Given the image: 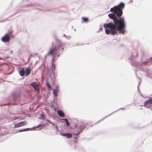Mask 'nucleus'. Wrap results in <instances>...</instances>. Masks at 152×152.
Here are the masks:
<instances>
[{"label": "nucleus", "mask_w": 152, "mask_h": 152, "mask_svg": "<svg viewBox=\"0 0 152 152\" xmlns=\"http://www.w3.org/2000/svg\"><path fill=\"white\" fill-rule=\"evenodd\" d=\"M125 4L121 2L118 5L111 7L110 11L112 13L108 15V17L113 20L104 24L106 34H110L112 35H118L119 33L124 34L126 32V23L124 17H121L123 14V10L125 7Z\"/></svg>", "instance_id": "1"}, {"label": "nucleus", "mask_w": 152, "mask_h": 152, "mask_svg": "<svg viewBox=\"0 0 152 152\" xmlns=\"http://www.w3.org/2000/svg\"><path fill=\"white\" fill-rule=\"evenodd\" d=\"M135 53L136 54L135 56L134 55V53H132L131 54V57L128 58V59L131 60L132 65L133 66H135L136 67V69L135 70L136 72L135 74L136 75H137L136 73L137 71L138 70L143 71L145 72L146 74V76L147 77L152 79V72L151 71L147 68L144 69L141 66L142 65H145L148 66L151 65L152 61V57H150L149 59L145 61L142 62L140 65H139L140 64L134 61L135 58L138 56V54L137 52H136Z\"/></svg>", "instance_id": "2"}, {"label": "nucleus", "mask_w": 152, "mask_h": 152, "mask_svg": "<svg viewBox=\"0 0 152 152\" xmlns=\"http://www.w3.org/2000/svg\"><path fill=\"white\" fill-rule=\"evenodd\" d=\"M86 126V125L85 124H80V126L78 127V129L77 131V133H73V135L74 136L73 137V138L74 139V142L75 143L77 142V139L78 137H79V134L85 129Z\"/></svg>", "instance_id": "3"}, {"label": "nucleus", "mask_w": 152, "mask_h": 152, "mask_svg": "<svg viewBox=\"0 0 152 152\" xmlns=\"http://www.w3.org/2000/svg\"><path fill=\"white\" fill-rule=\"evenodd\" d=\"M20 92H14L12 93V96L13 101L16 104L19 102L20 100Z\"/></svg>", "instance_id": "4"}, {"label": "nucleus", "mask_w": 152, "mask_h": 152, "mask_svg": "<svg viewBox=\"0 0 152 152\" xmlns=\"http://www.w3.org/2000/svg\"><path fill=\"white\" fill-rule=\"evenodd\" d=\"M56 42V46H55L53 49V52L56 51H57L61 48L63 45L64 44L59 39L55 40Z\"/></svg>", "instance_id": "5"}, {"label": "nucleus", "mask_w": 152, "mask_h": 152, "mask_svg": "<svg viewBox=\"0 0 152 152\" xmlns=\"http://www.w3.org/2000/svg\"><path fill=\"white\" fill-rule=\"evenodd\" d=\"M11 37L9 34L7 33L1 37V40L4 42H8L10 40Z\"/></svg>", "instance_id": "6"}, {"label": "nucleus", "mask_w": 152, "mask_h": 152, "mask_svg": "<svg viewBox=\"0 0 152 152\" xmlns=\"http://www.w3.org/2000/svg\"><path fill=\"white\" fill-rule=\"evenodd\" d=\"M77 121L75 119H73L71 121L70 123L69 128L70 129H74L77 128L78 125H77Z\"/></svg>", "instance_id": "7"}, {"label": "nucleus", "mask_w": 152, "mask_h": 152, "mask_svg": "<svg viewBox=\"0 0 152 152\" xmlns=\"http://www.w3.org/2000/svg\"><path fill=\"white\" fill-rule=\"evenodd\" d=\"M59 92L58 89H55L53 90V92L52 93L53 95V100L56 101L57 99L58 96V93Z\"/></svg>", "instance_id": "8"}, {"label": "nucleus", "mask_w": 152, "mask_h": 152, "mask_svg": "<svg viewBox=\"0 0 152 152\" xmlns=\"http://www.w3.org/2000/svg\"><path fill=\"white\" fill-rule=\"evenodd\" d=\"M27 122L26 121H23L17 123L15 124L14 128H16L24 126L26 125Z\"/></svg>", "instance_id": "9"}, {"label": "nucleus", "mask_w": 152, "mask_h": 152, "mask_svg": "<svg viewBox=\"0 0 152 152\" xmlns=\"http://www.w3.org/2000/svg\"><path fill=\"white\" fill-rule=\"evenodd\" d=\"M29 6L33 7L34 9L39 10L41 11H43L42 9H40L36 7L37 6H39V5L37 4H27L25 5V7H28Z\"/></svg>", "instance_id": "10"}, {"label": "nucleus", "mask_w": 152, "mask_h": 152, "mask_svg": "<svg viewBox=\"0 0 152 152\" xmlns=\"http://www.w3.org/2000/svg\"><path fill=\"white\" fill-rule=\"evenodd\" d=\"M50 75L51 80L53 84V85L55 84V82L56 80V76L55 75L54 72H51Z\"/></svg>", "instance_id": "11"}, {"label": "nucleus", "mask_w": 152, "mask_h": 152, "mask_svg": "<svg viewBox=\"0 0 152 152\" xmlns=\"http://www.w3.org/2000/svg\"><path fill=\"white\" fill-rule=\"evenodd\" d=\"M18 72L21 76L23 77L25 75V72L24 68H21L18 69Z\"/></svg>", "instance_id": "12"}, {"label": "nucleus", "mask_w": 152, "mask_h": 152, "mask_svg": "<svg viewBox=\"0 0 152 152\" xmlns=\"http://www.w3.org/2000/svg\"><path fill=\"white\" fill-rule=\"evenodd\" d=\"M30 86L32 87L34 89L37 90L38 89V84L37 81L32 82L31 83L30 85Z\"/></svg>", "instance_id": "13"}, {"label": "nucleus", "mask_w": 152, "mask_h": 152, "mask_svg": "<svg viewBox=\"0 0 152 152\" xmlns=\"http://www.w3.org/2000/svg\"><path fill=\"white\" fill-rule=\"evenodd\" d=\"M151 105L150 99H147L144 102L143 105L147 108H149L150 106L149 105Z\"/></svg>", "instance_id": "14"}, {"label": "nucleus", "mask_w": 152, "mask_h": 152, "mask_svg": "<svg viewBox=\"0 0 152 152\" xmlns=\"http://www.w3.org/2000/svg\"><path fill=\"white\" fill-rule=\"evenodd\" d=\"M48 122H46L42 124H40L38 125L37 126H39V128L38 129H37V130H39L41 129L44 128L46 126L48 125Z\"/></svg>", "instance_id": "15"}, {"label": "nucleus", "mask_w": 152, "mask_h": 152, "mask_svg": "<svg viewBox=\"0 0 152 152\" xmlns=\"http://www.w3.org/2000/svg\"><path fill=\"white\" fill-rule=\"evenodd\" d=\"M25 76H27L29 75L31 73V69L29 67H28L26 69H25Z\"/></svg>", "instance_id": "16"}, {"label": "nucleus", "mask_w": 152, "mask_h": 152, "mask_svg": "<svg viewBox=\"0 0 152 152\" xmlns=\"http://www.w3.org/2000/svg\"><path fill=\"white\" fill-rule=\"evenodd\" d=\"M57 113L58 116L61 117H65L64 113L62 110H58L57 111Z\"/></svg>", "instance_id": "17"}, {"label": "nucleus", "mask_w": 152, "mask_h": 152, "mask_svg": "<svg viewBox=\"0 0 152 152\" xmlns=\"http://www.w3.org/2000/svg\"><path fill=\"white\" fill-rule=\"evenodd\" d=\"M53 49H51L50 48V50L48 52V53L44 56V59H45L47 58V57L50 55H52L53 54Z\"/></svg>", "instance_id": "18"}, {"label": "nucleus", "mask_w": 152, "mask_h": 152, "mask_svg": "<svg viewBox=\"0 0 152 152\" xmlns=\"http://www.w3.org/2000/svg\"><path fill=\"white\" fill-rule=\"evenodd\" d=\"M51 67L50 68V70L51 72H54L56 69V65L53 62H51Z\"/></svg>", "instance_id": "19"}, {"label": "nucleus", "mask_w": 152, "mask_h": 152, "mask_svg": "<svg viewBox=\"0 0 152 152\" xmlns=\"http://www.w3.org/2000/svg\"><path fill=\"white\" fill-rule=\"evenodd\" d=\"M29 128H24L22 129H19L15 133H17V132H19L24 131H29Z\"/></svg>", "instance_id": "20"}, {"label": "nucleus", "mask_w": 152, "mask_h": 152, "mask_svg": "<svg viewBox=\"0 0 152 152\" xmlns=\"http://www.w3.org/2000/svg\"><path fill=\"white\" fill-rule=\"evenodd\" d=\"M46 85L48 88L50 90L52 89V87L51 86L50 83L48 82V79L45 80Z\"/></svg>", "instance_id": "21"}, {"label": "nucleus", "mask_w": 152, "mask_h": 152, "mask_svg": "<svg viewBox=\"0 0 152 152\" xmlns=\"http://www.w3.org/2000/svg\"><path fill=\"white\" fill-rule=\"evenodd\" d=\"M46 116L45 115L43 114L42 113L40 114V117L39 118V119L42 120H44L45 119Z\"/></svg>", "instance_id": "22"}, {"label": "nucleus", "mask_w": 152, "mask_h": 152, "mask_svg": "<svg viewBox=\"0 0 152 152\" xmlns=\"http://www.w3.org/2000/svg\"><path fill=\"white\" fill-rule=\"evenodd\" d=\"M82 19L83 22L87 23L89 20V19L87 17H83L82 18Z\"/></svg>", "instance_id": "23"}, {"label": "nucleus", "mask_w": 152, "mask_h": 152, "mask_svg": "<svg viewBox=\"0 0 152 152\" xmlns=\"http://www.w3.org/2000/svg\"><path fill=\"white\" fill-rule=\"evenodd\" d=\"M72 135L70 133H66V137L68 139L72 137Z\"/></svg>", "instance_id": "24"}, {"label": "nucleus", "mask_w": 152, "mask_h": 152, "mask_svg": "<svg viewBox=\"0 0 152 152\" xmlns=\"http://www.w3.org/2000/svg\"><path fill=\"white\" fill-rule=\"evenodd\" d=\"M113 114V113H111V114H109L108 115L105 116V117H104V118H103L101 119L100 120H99V121H98V122H96V124H97V123H99L101 121H103L104 119L106 118H107V117H108L110 116V115H112Z\"/></svg>", "instance_id": "25"}, {"label": "nucleus", "mask_w": 152, "mask_h": 152, "mask_svg": "<svg viewBox=\"0 0 152 152\" xmlns=\"http://www.w3.org/2000/svg\"><path fill=\"white\" fill-rule=\"evenodd\" d=\"M64 121L66 122V126H70V123L68 121V120L66 118L64 119Z\"/></svg>", "instance_id": "26"}, {"label": "nucleus", "mask_w": 152, "mask_h": 152, "mask_svg": "<svg viewBox=\"0 0 152 152\" xmlns=\"http://www.w3.org/2000/svg\"><path fill=\"white\" fill-rule=\"evenodd\" d=\"M52 127L53 128V129H56V131H58V127L57 126V125H55L54 124V123H53V125H52Z\"/></svg>", "instance_id": "27"}, {"label": "nucleus", "mask_w": 152, "mask_h": 152, "mask_svg": "<svg viewBox=\"0 0 152 152\" xmlns=\"http://www.w3.org/2000/svg\"><path fill=\"white\" fill-rule=\"evenodd\" d=\"M36 128H39V126H34L33 127H32L31 128H29V131H31V130H35V129Z\"/></svg>", "instance_id": "28"}, {"label": "nucleus", "mask_w": 152, "mask_h": 152, "mask_svg": "<svg viewBox=\"0 0 152 152\" xmlns=\"http://www.w3.org/2000/svg\"><path fill=\"white\" fill-rule=\"evenodd\" d=\"M53 37L55 40H56L58 39H59L56 36V33H54L53 34Z\"/></svg>", "instance_id": "29"}, {"label": "nucleus", "mask_w": 152, "mask_h": 152, "mask_svg": "<svg viewBox=\"0 0 152 152\" xmlns=\"http://www.w3.org/2000/svg\"><path fill=\"white\" fill-rule=\"evenodd\" d=\"M46 121L48 123V124H51L52 125H53V123L51 121H50L48 119H46Z\"/></svg>", "instance_id": "30"}, {"label": "nucleus", "mask_w": 152, "mask_h": 152, "mask_svg": "<svg viewBox=\"0 0 152 152\" xmlns=\"http://www.w3.org/2000/svg\"><path fill=\"white\" fill-rule=\"evenodd\" d=\"M46 121L48 123V124H51L52 125H53V123L51 121H50L48 119H46Z\"/></svg>", "instance_id": "31"}, {"label": "nucleus", "mask_w": 152, "mask_h": 152, "mask_svg": "<svg viewBox=\"0 0 152 152\" xmlns=\"http://www.w3.org/2000/svg\"><path fill=\"white\" fill-rule=\"evenodd\" d=\"M46 121L48 123V124H51L52 125H53V123L51 121H50L48 119H46Z\"/></svg>", "instance_id": "32"}, {"label": "nucleus", "mask_w": 152, "mask_h": 152, "mask_svg": "<svg viewBox=\"0 0 152 152\" xmlns=\"http://www.w3.org/2000/svg\"><path fill=\"white\" fill-rule=\"evenodd\" d=\"M46 121L48 123V124H51L52 125H53V123L51 121H50L48 119H46Z\"/></svg>", "instance_id": "33"}, {"label": "nucleus", "mask_w": 152, "mask_h": 152, "mask_svg": "<svg viewBox=\"0 0 152 152\" xmlns=\"http://www.w3.org/2000/svg\"><path fill=\"white\" fill-rule=\"evenodd\" d=\"M56 53H55L54 55H53V58L51 60V62H53V59L56 58Z\"/></svg>", "instance_id": "34"}, {"label": "nucleus", "mask_w": 152, "mask_h": 152, "mask_svg": "<svg viewBox=\"0 0 152 152\" xmlns=\"http://www.w3.org/2000/svg\"><path fill=\"white\" fill-rule=\"evenodd\" d=\"M8 32H9L8 33L9 34L10 37H13L14 36L12 35V33L13 32V31L12 30H11L10 31H8Z\"/></svg>", "instance_id": "35"}, {"label": "nucleus", "mask_w": 152, "mask_h": 152, "mask_svg": "<svg viewBox=\"0 0 152 152\" xmlns=\"http://www.w3.org/2000/svg\"><path fill=\"white\" fill-rule=\"evenodd\" d=\"M125 108H121L119 109H118V110H117L114 112H113L112 113H113H113H114L117 112V111H118V110H125Z\"/></svg>", "instance_id": "36"}, {"label": "nucleus", "mask_w": 152, "mask_h": 152, "mask_svg": "<svg viewBox=\"0 0 152 152\" xmlns=\"http://www.w3.org/2000/svg\"><path fill=\"white\" fill-rule=\"evenodd\" d=\"M141 84V82H140L138 83V86H137V89H138V91H139V92L140 93V91L139 90V86L140 85V84Z\"/></svg>", "instance_id": "37"}, {"label": "nucleus", "mask_w": 152, "mask_h": 152, "mask_svg": "<svg viewBox=\"0 0 152 152\" xmlns=\"http://www.w3.org/2000/svg\"><path fill=\"white\" fill-rule=\"evenodd\" d=\"M32 57H33V55L32 54H31L29 57H28V61H29L31 59V58Z\"/></svg>", "instance_id": "38"}, {"label": "nucleus", "mask_w": 152, "mask_h": 152, "mask_svg": "<svg viewBox=\"0 0 152 152\" xmlns=\"http://www.w3.org/2000/svg\"><path fill=\"white\" fill-rule=\"evenodd\" d=\"M61 135L66 137V133H61Z\"/></svg>", "instance_id": "39"}, {"label": "nucleus", "mask_w": 152, "mask_h": 152, "mask_svg": "<svg viewBox=\"0 0 152 152\" xmlns=\"http://www.w3.org/2000/svg\"><path fill=\"white\" fill-rule=\"evenodd\" d=\"M100 27L99 29V31H102L103 29V28L102 27V25H100Z\"/></svg>", "instance_id": "40"}, {"label": "nucleus", "mask_w": 152, "mask_h": 152, "mask_svg": "<svg viewBox=\"0 0 152 152\" xmlns=\"http://www.w3.org/2000/svg\"><path fill=\"white\" fill-rule=\"evenodd\" d=\"M32 63H30V64H29V66L28 67H29L31 68L32 67Z\"/></svg>", "instance_id": "41"}, {"label": "nucleus", "mask_w": 152, "mask_h": 152, "mask_svg": "<svg viewBox=\"0 0 152 152\" xmlns=\"http://www.w3.org/2000/svg\"><path fill=\"white\" fill-rule=\"evenodd\" d=\"M149 99L151 101V104L152 105V97L149 98Z\"/></svg>", "instance_id": "42"}, {"label": "nucleus", "mask_w": 152, "mask_h": 152, "mask_svg": "<svg viewBox=\"0 0 152 152\" xmlns=\"http://www.w3.org/2000/svg\"><path fill=\"white\" fill-rule=\"evenodd\" d=\"M44 68H41V71H42V73H43L44 71Z\"/></svg>", "instance_id": "43"}, {"label": "nucleus", "mask_w": 152, "mask_h": 152, "mask_svg": "<svg viewBox=\"0 0 152 152\" xmlns=\"http://www.w3.org/2000/svg\"><path fill=\"white\" fill-rule=\"evenodd\" d=\"M44 66V61H43L42 62V64H41L40 66Z\"/></svg>", "instance_id": "44"}, {"label": "nucleus", "mask_w": 152, "mask_h": 152, "mask_svg": "<svg viewBox=\"0 0 152 152\" xmlns=\"http://www.w3.org/2000/svg\"><path fill=\"white\" fill-rule=\"evenodd\" d=\"M55 87H56V88L55 89H58L59 86H58L56 85Z\"/></svg>", "instance_id": "45"}, {"label": "nucleus", "mask_w": 152, "mask_h": 152, "mask_svg": "<svg viewBox=\"0 0 152 152\" xmlns=\"http://www.w3.org/2000/svg\"><path fill=\"white\" fill-rule=\"evenodd\" d=\"M63 37H65L66 38H67V36L65 34H64L63 35Z\"/></svg>", "instance_id": "46"}, {"label": "nucleus", "mask_w": 152, "mask_h": 152, "mask_svg": "<svg viewBox=\"0 0 152 152\" xmlns=\"http://www.w3.org/2000/svg\"><path fill=\"white\" fill-rule=\"evenodd\" d=\"M56 60H57V58H54L53 59V63L55 62Z\"/></svg>", "instance_id": "47"}, {"label": "nucleus", "mask_w": 152, "mask_h": 152, "mask_svg": "<svg viewBox=\"0 0 152 152\" xmlns=\"http://www.w3.org/2000/svg\"><path fill=\"white\" fill-rule=\"evenodd\" d=\"M61 50H62V51H64V48L62 47V48H61Z\"/></svg>", "instance_id": "48"}, {"label": "nucleus", "mask_w": 152, "mask_h": 152, "mask_svg": "<svg viewBox=\"0 0 152 152\" xmlns=\"http://www.w3.org/2000/svg\"><path fill=\"white\" fill-rule=\"evenodd\" d=\"M148 108H150L151 110H152V107L151 106H150V107H149Z\"/></svg>", "instance_id": "49"}, {"label": "nucleus", "mask_w": 152, "mask_h": 152, "mask_svg": "<svg viewBox=\"0 0 152 152\" xmlns=\"http://www.w3.org/2000/svg\"><path fill=\"white\" fill-rule=\"evenodd\" d=\"M60 54H61V53H59V54H58L57 55V57H58L59 56H60Z\"/></svg>", "instance_id": "50"}, {"label": "nucleus", "mask_w": 152, "mask_h": 152, "mask_svg": "<svg viewBox=\"0 0 152 152\" xmlns=\"http://www.w3.org/2000/svg\"><path fill=\"white\" fill-rule=\"evenodd\" d=\"M37 54H37V53H35V54H34V56H35L36 55H37Z\"/></svg>", "instance_id": "51"}, {"label": "nucleus", "mask_w": 152, "mask_h": 152, "mask_svg": "<svg viewBox=\"0 0 152 152\" xmlns=\"http://www.w3.org/2000/svg\"><path fill=\"white\" fill-rule=\"evenodd\" d=\"M3 104H0V106H3Z\"/></svg>", "instance_id": "52"}, {"label": "nucleus", "mask_w": 152, "mask_h": 152, "mask_svg": "<svg viewBox=\"0 0 152 152\" xmlns=\"http://www.w3.org/2000/svg\"><path fill=\"white\" fill-rule=\"evenodd\" d=\"M39 69H41V66H39Z\"/></svg>", "instance_id": "53"}, {"label": "nucleus", "mask_w": 152, "mask_h": 152, "mask_svg": "<svg viewBox=\"0 0 152 152\" xmlns=\"http://www.w3.org/2000/svg\"><path fill=\"white\" fill-rule=\"evenodd\" d=\"M67 39H70V38H67Z\"/></svg>", "instance_id": "54"}, {"label": "nucleus", "mask_w": 152, "mask_h": 152, "mask_svg": "<svg viewBox=\"0 0 152 152\" xmlns=\"http://www.w3.org/2000/svg\"><path fill=\"white\" fill-rule=\"evenodd\" d=\"M78 45V44H77L76 45Z\"/></svg>", "instance_id": "55"}, {"label": "nucleus", "mask_w": 152, "mask_h": 152, "mask_svg": "<svg viewBox=\"0 0 152 152\" xmlns=\"http://www.w3.org/2000/svg\"><path fill=\"white\" fill-rule=\"evenodd\" d=\"M140 109H142V108H141Z\"/></svg>", "instance_id": "56"}, {"label": "nucleus", "mask_w": 152, "mask_h": 152, "mask_svg": "<svg viewBox=\"0 0 152 152\" xmlns=\"http://www.w3.org/2000/svg\"><path fill=\"white\" fill-rule=\"evenodd\" d=\"M75 147H76V146H75V147H74V149L75 148Z\"/></svg>", "instance_id": "57"}, {"label": "nucleus", "mask_w": 152, "mask_h": 152, "mask_svg": "<svg viewBox=\"0 0 152 152\" xmlns=\"http://www.w3.org/2000/svg\"><path fill=\"white\" fill-rule=\"evenodd\" d=\"M58 52H57L56 53H58Z\"/></svg>", "instance_id": "58"}, {"label": "nucleus", "mask_w": 152, "mask_h": 152, "mask_svg": "<svg viewBox=\"0 0 152 152\" xmlns=\"http://www.w3.org/2000/svg\"><path fill=\"white\" fill-rule=\"evenodd\" d=\"M131 1H132V2H133L132 0H131Z\"/></svg>", "instance_id": "59"}, {"label": "nucleus", "mask_w": 152, "mask_h": 152, "mask_svg": "<svg viewBox=\"0 0 152 152\" xmlns=\"http://www.w3.org/2000/svg\"><path fill=\"white\" fill-rule=\"evenodd\" d=\"M39 57H40V56H39Z\"/></svg>", "instance_id": "60"}, {"label": "nucleus", "mask_w": 152, "mask_h": 152, "mask_svg": "<svg viewBox=\"0 0 152 152\" xmlns=\"http://www.w3.org/2000/svg\"><path fill=\"white\" fill-rule=\"evenodd\" d=\"M0 22H2V21H0Z\"/></svg>", "instance_id": "61"}]
</instances>
